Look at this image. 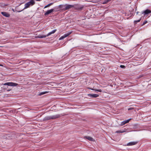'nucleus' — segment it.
Segmentation results:
<instances>
[{
	"instance_id": "a211bd4d",
	"label": "nucleus",
	"mask_w": 151,
	"mask_h": 151,
	"mask_svg": "<svg viewBox=\"0 0 151 151\" xmlns=\"http://www.w3.org/2000/svg\"><path fill=\"white\" fill-rule=\"evenodd\" d=\"M48 93V91H45V92H42L39 94V95L40 96H41L42 95L44 94L45 93Z\"/></svg>"
},
{
	"instance_id": "39448f33",
	"label": "nucleus",
	"mask_w": 151,
	"mask_h": 151,
	"mask_svg": "<svg viewBox=\"0 0 151 151\" xmlns=\"http://www.w3.org/2000/svg\"><path fill=\"white\" fill-rule=\"evenodd\" d=\"M65 6V7L64 9L65 10H68L74 7V5H72L66 4Z\"/></svg>"
},
{
	"instance_id": "4be33fe9",
	"label": "nucleus",
	"mask_w": 151,
	"mask_h": 151,
	"mask_svg": "<svg viewBox=\"0 0 151 151\" xmlns=\"http://www.w3.org/2000/svg\"><path fill=\"white\" fill-rule=\"evenodd\" d=\"M147 23V20L145 21L142 24V26H143L144 25H145V24Z\"/></svg>"
},
{
	"instance_id": "6e6552de",
	"label": "nucleus",
	"mask_w": 151,
	"mask_h": 151,
	"mask_svg": "<svg viewBox=\"0 0 151 151\" xmlns=\"http://www.w3.org/2000/svg\"><path fill=\"white\" fill-rule=\"evenodd\" d=\"M54 11L53 9H51L50 10H48L44 14L45 16H47L49 14H50L51 13Z\"/></svg>"
},
{
	"instance_id": "20e7f679",
	"label": "nucleus",
	"mask_w": 151,
	"mask_h": 151,
	"mask_svg": "<svg viewBox=\"0 0 151 151\" xmlns=\"http://www.w3.org/2000/svg\"><path fill=\"white\" fill-rule=\"evenodd\" d=\"M4 85L11 86H17L18 84L17 83L11 82L6 83Z\"/></svg>"
},
{
	"instance_id": "7ed1b4c3",
	"label": "nucleus",
	"mask_w": 151,
	"mask_h": 151,
	"mask_svg": "<svg viewBox=\"0 0 151 151\" xmlns=\"http://www.w3.org/2000/svg\"><path fill=\"white\" fill-rule=\"evenodd\" d=\"M56 31V29L53 30L51 32H49L46 35H40L39 36V37L40 38H43L46 37L48 36H49L50 35L52 34H54L55 32Z\"/></svg>"
},
{
	"instance_id": "f8f14e48",
	"label": "nucleus",
	"mask_w": 151,
	"mask_h": 151,
	"mask_svg": "<svg viewBox=\"0 0 151 151\" xmlns=\"http://www.w3.org/2000/svg\"><path fill=\"white\" fill-rule=\"evenodd\" d=\"M131 120V119H128L127 120L124 121L121 123L120 125L121 126H123L126 123H128L129 122V121Z\"/></svg>"
},
{
	"instance_id": "6ab92c4d",
	"label": "nucleus",
	"mask_w": 151,
	"mask_h": 151,
	"mask_svg": "<svg viewBox=\"0 0 151 151\" xmlns=\"http://www.w3.org/2000/svg\"><path fill=\"white\" fill-rule=\"evenodd\" d=\"M126 131V130H122V131H121V130H118V131H116V133H124Z\"/></svg>"
},
{
	"instance_id": "1a4fd4ad",
	"label": "nucleus",
	"mask_w": 151,
	"mask_h": 151,
	"mask_svg": "<svg viewBox=\"0 0 151 151\" xmlns=\"http://www.w3.org/2000/svg\"><path fill=\"white\" fill-rule=\"evenodd\" d=\"M1 14L4 16H5L6 17H9L10 16V14H9L8 13L6 12H1Z\"/></svg>"
},
{
	"instance_id": "cd10ccee",
	"label": "nucleus",
	"mask_w": 151,
	"mask_h": 151,
	"mask_svg": "<svg viewBox=\"0 0 151 151\" xmlns=\"http://www.w3.org/2000/svg\"><path fill=\"white\" fill-rule=\"evenodd\" d=\"M41 0H36V1H41Z\"/></svg>"
},
{
	"instance_id": "5701e85b",
	"label": "nucleus",
	"mask_w": 151,
	"mask_h": 151,
	"mask_svg": "<svg viewBox=\"0 0 151 151\" xmlns=\"http://www.w3.org/2000/svg\"><path fill=\"white\" fill-rule=\"evenodd\" d=\"M64 37H63V36H62L60 38H59V40H62L63 39H64Z\"/></svg>"
},
{
	"instance_id": "4468645a",
	"label": "nucleus",
	"mask_w": 151,
	"mask_h": 151,
	"mask_svg": "<svg viewBox=\"0 0 151 151\" xmlns=\"http://www.w3.org/2000/svg\"><path fill=\"white\" fill-rule=\"evenodd\" d=\"M71 33H72L71 32H70L68 33L65 34L63 36V37L65 38L67 37L69 35H70Z\"/></svg>"
},
{
	"instance_id": "f257e3e1",
	"label": "nucleus",
	"mask_w": 151,
	"mask_h": 151,
	"mask_svg": "<svg viewBox=\"0 0 151 151\" xmlns=\"http://www.w3.org/2000/svg\"><path fill=\"white\" fill-rule=\"evenodd\" d=\"M60 116V115L59 114L50 116H47L44 118V120H48L50 119H55L59 117Z\"/></svg>"
},
{
	"instance_id": "ddd939ff",
	"label": "nucleus",
	"mask_w": 151,
	"mask_h": 151,
	"mask_svg": "<svg viewBox=\"0 0 151 151\" xmlns=\"http://www.w3.org/2000/svg\"><path fill=\"white\" fill-rule=\"evenodd\" d=\"M85 138L90 141H95V140L93 138L90 137L86 136Z\"/></svg>"
},
{
	"instance_id": "393cba45",
	"label": "nucleus",
	"mask_w": 151,
	"mask_h": 151,
	"mask_svg": "<svg viewBox=\"0 0 151 151\" xmlns=\"http://www.w3.org/2000/svg\"><path fill=\"white\" fill-rule=\"evenodd\" d=\"M133 109V108H132V107H130V108H129L128 109V110H132V109Z\"/></svg>"
},
{
	"instance_id": "9d476101",
	"label": "nucleus",
	"mask_w": 151,
	"mask_h": 151,
	"mask_svg": "<svg viewBox=\"0 0 151 151\" xmlns=\"http://www.w3.org/2000/svg\"><path fill=\"white\" fill-rule=\"evenodd\" d=\"M88 96H90L91 97H93V98H96L99 96V95L96 94H88Z\"/></svg>"
},
{
	"instance_id": "423d86ee",
	"label": "nucleus",
	"mask_w": 151,
	"mask_h": 151,
	"mask_svg": "<svg viewBox=\"0 0 151 151\" xmlns=\"http://www.w3.org/2000/svg\"><path fill=\"white\" fill-rule=\"evenodd\" d=\"M74 5V7L76 9L81 10L83 8L84 6L80 5Z\"/></svg>"
},
{
	"instance_id": "c756f323",
	"label": "nucleus",
	"mask_w": 151,
	"mask_h": 151,
	"mask_svg": "<svg viewBox=\"0 0 151 151\" xmlns=\"http://www.w3.org/2000/svg\"><path fill=\"white\" fill-rule=\"evenodd\" d=\"M21 11H18V12H20Z\"/></svg>"
},
{
	"instance_id": "f3484780",
	"label": "nucleus",
	"mask_w": 151,
	"mask_h": 151,
	"mask_svg": "<svg viewBox=\"0 0 151 151\" xmlns=\"http://www.w3.org/2000/svg\"><path fill=\"white\" fill-rule=\"evenodd\" d=\"M141 19H142V17H141L139 20H137L134 21V24H137V22H140V21L141 20Z\"/></svg>"
},
{
	"instance_id": "412c9836",
	"label": "nucleus",
	"mask_w": 151,
	"mask_h": 151,
	"mask_svg": "<svg viewBox=\"0 0 151 151\" xmlns=\"http://www.w3.org/2000/svg\"><path fill=\"white\" fill-rule=\"evenodd\" d=\"M111 1V0H106V1H104L103 2V4H106L109 1Z\"/></svg>"
},
{
	"instance_id": "7c9ffc66",
	"label": "nucleus",
	"mask_w": 151,
	"mask_h": 151,
	"mask_svg": "<svg viewBox=\"0 0 151 151\" xmlns=\"http://www.w3.org/2000/svg\"><path fill=\"white\" fill-rule=\"evenodd\" d=\"M138 12H137V14H138Z\"/></svg>"
},
{
	"instance_id": "2eb2a0df",
	"label": "nucleus",
	"mask_w": 151,
	"mask_h": 151,
	"mask_svg": "<svg viewBox=\"0 0 151 151\" xmlns=\"http://www.w3.org/2000/svg\"><path fill=\"white\" fill-rule=\"evenodd\" d=\"M71 33H72L71 32H70L68 33L65 34L63 36V37L65 38L67 37L69 35H70Z\"/></svg>"
},
{
	"instance_id": "b1692460",
	"label": "nucleus",
	"mask_w": 151,
	"mask_h": 151,
	"mask_svg": "<svg viewBox=\"0 0 151 151\" xmlns=\"http://www.w3.org/2000/svg\"><path fill=\"white\" fill-rule=\"evenodd\" d=\"M120 67L122 68H125V66L123 65H121L120 66Z\"/></svg>"
},
{
	"instance_id": "dca6fc26",
	"label": "nucleus",
	"mask_w": 151,
	"mask_h": 151,
	"mask_svg": "<svg viewBox=\"0 0 151 151\" xmlns=\"http://www.w3.org/2000/svg\"><path fill=\"white\" fill-rule=\"evenodd\" d=\"M88 88V89H91L92 90H93V91H99V92H102V90L100 89H93V88L92 89V88Z\"/></svg>"
},
{
	"instance_id": "0eeeda50",
	"label": "nucleus",
	"mask_w": 151,
	"mask_h": 151,
	"mask_svg": "<svg viewBox=\"0 0 151 151\" xmlns=\"http://www.w3.org/2000/svg\"><path fill=\"white\" fill-rule=\"evenodd\" d=\"M138 143V142L137 141H133L131 142L128 143L127 146H132L136 145Z\"/></svg>"
},
{
	"instance_id": "aec40b11",
	"label": "nucleus",
	"mask_w": 151,
	"mask_h": 151,
	"mask_svg": "<svg viewBox=\"0 0 151 151\" xmlns=\"http://www.w3.org/2000/svg\"><path fill=\"white\" fill-rule=\"evenodd\" d=\"M52 4H53V3H52L49 4L45 6L44 8H47L48 7H49V6H51V5H52Z\"/></svg>"
},
{
	"instance_id": "9b49d317",
	"label": "nucleus",
	"mask_w": 151,
	"mask_h": 151,
	"mask_svg": "<svg viewBox=\"0 0 151 151\" xmlns=\"http://www.w3.org/2000/svg\"><path fill=\"white\" fill-rule=\"evenodd\" d=\"M151 13V11L149 10V9H146L143 12H142V14H144V15H145L147 14H148Z\"/></svg>"
},
{
	"instance_id": "f03ea898",
	"label": "nucleus",
	"mask_w": 151,
	"mask_h": 151,
	"mask_svg": "<svg viewBox=\"0 0 151 151\" xmlns=\"http://www.w3.org/2000/svg\"><path fill=\"white\" fill-rule=\"evenodd\" d=\"M35 4V2L34 0H31L24 5V9L29 7L30 6H32Z\"/></svg>"
},
{
	"instance_id": "a878e982",
	"label": "nucleus",
	"mask_w": 151,
	"mask_h": 151,
	"mask_svg": "<svg viewBox=\"0 0 151 151\" xmlns=\"http://www.w3.org/2000/svg\"><path fill=\"white\" fill-rule=\"evenodd\" d=\"M11 90V89H9V90H7V91H10Z\"/></svg>"
},
{
	"instance_id": "bb28decb",
	"label": "nucleus",
	"mask_w": 151,
	"mask_h": 151,
	"mask_svg": "<svg viewBox=\"0 0 151 151\" xmlns=\"http://www.w3.org/2000/svg\"><path fill=\"white\" fill-rule=\"evenodd\" d=\"M92 0V1H90V2H93V3L94 2V1H93V0Z\"/></svg>"
},
{
	"instance_id": "c85d7f7f",
	"label": "nucleus",
	"mask_w": 151,
	"mask_h": 151,
	"mask_svg": "<svg viewBox=\"0 0 151 151\" xmlns=\"http://www.w3.org/2000/svg\"><path fill=\"white\" fill-rule=\"evenodd\" d=\"M0 66H2V65H1L0 64Z\"/></svg>"
}]
</instances>
